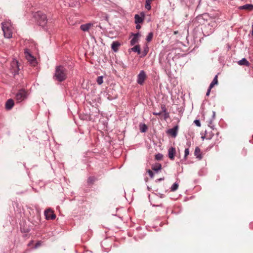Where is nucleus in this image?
Returning a JSON list of instances; mask_svg holds the SVG:
<instances>
[{"instance_id":"nucleus-6","label":"nucleus","mask_w":253,"mask_h":253,"mask_svg":"<svg viewBox=\"0 0 253 253\" xmlns=\"http://www.w3.org/2000/svg\"><path fill=\"white\" fill-rule=\"evenodd\" d=\"M147 78L145 72L142 70L137 76V82L138 84L142 85Z\"/></svg>"},{"instance_id":"nucleus-35","label":"nucleus","mask_w":253,"mask_h":253,"mask_svg":"<svg viewBox=\"0 0 253 253\" xmlns=\"http://www.w3.org/2000/svg\"><path fill=\"white\" fill-rule=\"evenodd\" d=\"M153 114L154 115L158 116V115H160L162 114V112L154 113Z\"/></svg>"},{"instance_id":"nucleus-5","label":"nucleus","mask_w":253,"mask_h":253,"mask_svg":"<svg viewBox=\"0 0 253 253\" xmlns=\"http://www.w3.org/2000/svg\"><path fill=\"white\" fill-rule=\"evenodd\" d=\"M25 57L28 60V61L33 66H35L37 64V60L33 56L31 55L28 50H26L24 52Z\"/></svg>"},{"instance_id":"nucleus-22","label":"nucleus","mask_w":253,"mask_h":253,"mask_svg":"<svg viewBox=\"0 0 253 253\" xmlns=\"http://www.w3.org/2000/svg\"><path fill=\"white\" fill-rule=\"evenodd\" d=\"M153 37V33L152 32L149 33L147 37L146 40L148 42H150L152 41Z\"/></svg>"},{"instance_id":"nucleus-8","label":"nucleus","mask_w":253,"mask_h":253,"mask_svg":"<svg viewBox=\"0 0 253 253\" xmlns=\"http://www.w3.org/2000/svg\"><path fill=\"white\" fill-rule=\"evenodd\" d=\"M10 70L11 72L14 74H17L19 70L18 63L17 60H13L11 63Z\"/></svg>"},{"instance_id":"nucleus-18","label":"nucleus","mask_w":253,"mask_h":253,"mask_svg":"<svg viewBox=\"0 0 253 253\" xmlns=\"http://www.w3.org/2000/svg\"><path fill=\"white\" fill-rule=\"evenodd\" d=\"M238 64L240 65L249 66L250 63L246 58H243L242 60L238 61Z\"/></svg>"},{"instance_id":"nucleus-7","label":"nucleus","mask_w":253,"mask_h":253,"mask_svg":"<svg viewBox=\"0 0 253 253\" xmlns=\"http://www.w3.org/2000/svg\"><path fill=\"white\" fill-rule=\"evenodd\" d=\"M44 215L47 220H53L56 218V215L54 213L53 211L50 209L44 211Z\"/></svg>"},{"instance_id":"nucleus-13","label":"nucleus","mask_w":253,"mask_h":253,"mask_svg":"<svg viewBox=\"0 0 253 253\" xmlns=\"http://www.w3.org/2000/svg\"><path fill=\"white\" fill-rule=\"evenodd\" d=\"M14 101L12 99H9L5 103V108L7 110H10L14 106Z\"/></svg>"},{"instance_id":"nucleus-20","label":"nucleus","mask_w":253,"mask_h":253,"mask_svg":"<svg viewBox=\"0 0 253 253\" xmlns=\"http://www.w3.org/2000/svg\"><path fill=\"white\" fill-rule=\"evenodd\" d=\"M153 0H146V3H145V8L148 9L150 10L151 8V2Z\"/></svg>"},{"instance_id":"nucleus-15","label":"nucleus","mask_w":253,"mask_h":253,"mask_svg":"<svg viewBox=\"0 0 253 253\" xmlns=\"http://www.w3.org/2000/svg\"><path fill=\"white\" fill-rule=\"evenodd\" d=\"M194 155L195 156H196V157L197 158H198L199 160H200L202 158V157L201 154V150L198 147H196L195 149Z\"/></svg>"},{"instance_id":"nucleus-37","label":"nucleus","mask_w":253,"mask_h":253,"mask_svg":"<svg viewBox=\"0 0 253 253\" xmlns=\"http://www.w3.org/2000/svg\"><path fill=\"white\" fill-rule=\"evenodd\" d=\"M164 178H160L158 179L159 181H161V180H164Z\"/></svg>"},{"instance_id":"nucleus-1","label":"nucleus","mask_w":253,"mask_h":253,"mask_svg":"<svg viewBox=\"0 0 253 253\" xmlns=\"http://www.w3.org/2000/svg\"><path fill=\"white\" fill-rule=\"evenodd\" d=\"M67 71L62 66L56 67L54 78L59 82L64 81L67 78Z\"/></svg>"},{"instance_id":"nucleus-2","label":"nucleus","mask_w":253,"mask_h":253,"mask_svg":"<svg viewBox=\"0 0 253 253\" xmlns=\"http://www.w3.org/2000/svg\"><path fill=\"white\" fill-rule=\"evenodd\" d=\"M2 29L4 36L6 38L12 37L13 33V28L11 23L9 22H4L2 23Z\"/></svg>"},{"instance_id":"nucleus-28","label":"nucleus","mask_w":253,"mask_h":253,"mask_svg":"<svg viewBox=\"0 0 253 253\" xmlns=\"http://www.w3.org/2000/svg\"><path fill=\"white\" fill-rule=\"evenodd\" d=\"M189 154V151L188 148L185 149V151H184V157L185 159H187V157L188 156V155Z\"/></svg>"},{"instance_id":"nucleus-30","label":"nucleus","mask_w":253,"mask_h":253,"mask_svg":"<svg viewBox=\"0 0 253 253\" xmlns=\"http://www.w3.org/2000/svg\"><path fill=\"white\" fill-rule=\"evenodd\" d=\"M147 172L148 173L149 176L151 177V178H153L154 177V173L153 172V171L152 170H151L150 169H149L148 171H147Z\"/></svg>"},{"instance_id":"nucleus-38","label":"nucleus","mask_w":253,"mask_h":253,"mask_svg":"<svg viewBox=\"0 0 253 253\" xmlns=\"http://www.w3.org/2000/svg\"><path fill=\"white\" fill-rule=\"evenodd\" d=\"M177 33H178V31H176L174 32V34H177Z\"/></svg>"},{"instance_id":"nucleus-23","label":"nucleus","mask_w":253,"mask_h":253,"mask_svg":"<svg viewBox=\"0 0 253 253\" xmlns=\"http://www.w3.org/2000/svg\"><path fill=\"white\" fill-rule=\"evenodd\" d=\"M148 129L147 126L145 124H143L140 127V131L142 132H145Z\"/></svg>"},{"instance_id":"nucleus-24","label":"nucleus","mask_w":253,"mask_h":253,"mask_svg":"<svg viewBox=\"0 0 253 253\" xmlns=\"http://www.w3.org/2000/svg\"><path fill=\"white\" fill-rule=\"evenodd\" d=\"M96 81L98 84H101L103 82V77L102 76L98 77Z\"/></svg>"},{"instance_id":"nucleus-21","label":"nucleus","mask_w":253,"mask_h":253,"mask_svg":"<svg viewBox=\"0 0 253 253\" xmlns=\"http://www.w3.org/2000/svg\"><path fill=\"white\" fill-rule=\"evenodd\" d=\"M131 50L133 51L137 52L138 54L140 53V46L139 45L134 46L133 47L131 48Z\"/></svg>"},{"instance_id":"nucleus-26","label":"nucleus","mask_w":253,"mask_h":253,"mask_svg":"<svg viewBox=\"0 0 253 253\" xmlns=\"http://www.w3.org/2000/svg\"><path fill=\"white\" fill-rule=\"evenodd\" d=\"M178 187V185L177 183H174L171 188V190L172 191H175L177 189Z\"/></svg>"},{"instance_id":"nucleus-9","label":"nucleus","mask_w":253,"mask_h":253,"mask_svg":"<svg viewBox=\"0 0 253 253\" xmlns=\"http://www.w3.org/2000/svg\"><path fill=\"white\" fill-rule=\"evenodd\" d=\"M145 17V14L141 12L140 15L135 14L134 16L135 23L136 24H140L143 23Z\"/></svg>"},{"instance_id":"nucleus-33","label":"nucleus","mask_w":253,"mask_h":253,"mask_svg":"<svg viewBox=\"0 0 253 253\" xmlns=\"http://www.w3.org/2000/svg\"><path fill=\"white\" fill-rule=\"evenodd\" d=\"M133 36V37L136 38V39H138V38L140 36V34L139 33H137L135 34H134Z\"/></svg>"},{"instance_id":"nucleus-27","label":"nucleus","mask_w":253,"mask_h":253,"mask_svg":"<svg viewBox=\"0 0 253 253\" xmlns=\"http://www.w3.org/2000/svg\"><path fill=\"white\" fill-rule=\"evenodd\" d=\"M163 155L159 153L155 155V159L157 160H161L163 158Z\"/></svg>"},{"instance_id":"nucleus-34","label":"nucleus","mask_w":253,"mask_h":253,"mask_svg":"<svg viewBox=\"0 0 253 253\" xmlns=\"http://www.w3.org/2000/svg\"><path fill=\"white\" fill-rule=\"evenodd\" d=\"M137 24L136 26V29H138V30L140 29L141 28L140 25H139L138 24Z\"/></svg>"},{"instance_id":"nucleus-12","label":"nucleus","mask_w":253,"mask_h":253,"mask_svg":"<svg viewBox=\"0 0 253 253\" xmlns=\"http://www.w3.org/2000/svg\"><path fill=\"white\" fill-rule=\"evenodd\" d=\"M176 153V150L175 148L173 147H170L169 149L168 150V155L169 158L171 160H174V156Z\"/></svg>"},{"instance_id":"nucleus-39","label":"nucleus","mask_w":253,"mask_h":253,"mask_svg":"<svg viewBox=\"0 0 253 253\" xmlns=\"http://www.w3.org/2000/svg\"><path fill=\"white\" fill-rule=\"evenodd\" d=\"M252 36H253V29H252Z\"/></svg>"},{"instance_id":"nucleus-11","label":"nucleus","mask_w":253,"mask_h":253,"mask_svg":"<svg viewBox=\"0 0 253 253\" xmlns=\"http://www.w3.org/2000/svg\"><path fill=\"white\" fill-rule=\"evenodd\" d=\"M218 77L217 75H216L212 82L211 83L209 89H208L207 92L206 93L207 96H209L210 95L211 89L216 84H218Z\"/></svg>"},{"instance_id":"nucleus-25","label":"nucleus","mask_w":253,"mask_h":253,"mask_svg":"<svg viewBox=\"0 0 253 253\" xmlns=\"http://www.w3.org/2000/svg\"><path fill=\"white\" fill-rule=\"evenodd\" d=\"M138 39H136V38L133 37L132 39L130 41V44L131 45H134L138 42Z\"/></svg>"},{"instance_id":"nucleus-10","label":"nucleus","mask_w":253,"mask_h":253,"mask_svg":"<svg viewBox=\"0 0 253 253\" xmlns=\"http://www.w3.org/2000/svg\"><path fill=\"white\" fill-rule=\"evenodd\" d=\"M178 130V126H175L174 127L171 129H169L167 131V133L171 135L172 137H175L177 134Z\"/></svg>"},{"instance_id":"nucleus-32","label":"nucleus","mask_w":253,"mask_h":253,"mask_svg":"<svg viewBox=\"0 0 253 253\" xmlns=\"http://www.w3.org/2000/svg\"><path fill=\"white\" fill-rule=\"evenodd\" d=\"M161 108H162V112H161L162 113H166V112L167 109H166V108L165 105H162Z\"/></svg>"},{"instance_id":"nucleus-29","label":"nucleus","mask_w":253,"mask_h":253,"mask_svg":"<svg viewBox=\"0 0 253 253\" xmlns=\"http://www.w3.org/2000/svg\"><path fill=\"white\" fill-rule=\"evenodd\" d=\"M94 178L93 177H89L88 179V182L89 183H93L94 181Z\"/></svg>"},{"instance_id":"nucleus-16","label":"nucleus","mask_w":253,"mask_h":253,"mask_svg":"<svg viewBox=\"0 0 253 253\" xmlns=\"http://www.w3.org/2000/svg\"><path fill=\"white\" fill-rule=\"evenodd\" d=\"M240 9H246L249 11L253 10V5L252 4H247L240 7Z\"/></svg>"},{"instance_id":"nucleus-3","label":"nucleus","mask_w":253,"mask_h":253,"mask_svg":"<svg viewBox=\"0 0 253 253\" xmlns=\"http://www.w3.org/2000/svg\"><path fill=\"white\" fill-rule=\"evenodd\" d=\"M35 18L37 19L39 25L42 26H44L47 22V19L46 15L41 12H38L35 15Z\"/></svg>"},{"instance_id":"nucleus-17","label":"nucleus","mask_w":253,"mask_h":253,"mask_svg":"<svg viewBox=\"0 0 253 253\" xmlns=\"http://www.w3.org/2000/svg\"><path fill=\"white\" fill-rule=\"evenodd\" d=\"M120 45V43L118 42H114L111 45L112 49L114 51H117L118 49L119 46Z\"/></svg>"},{"instance_id":"nucleus-31","label":"nucleus","mask_w":253,"mask_h":253,"mask_svg":"<svg viewBox=\"0 0 253 253\" xmlns=\"http://www.w3.org/2000/svg\"><path fill=\"white\" fill-rule=\"evenodd\" d=\"M194 123L196 124V125L198 126H201V123H200V122L199 120H195L194 121Z\"/></svg>"},{"instance_id":"nucleus-4","label":"nucleus","mask_w":253,"mask_h":253,"mask_svg":"<svg viewBox=\"0 0 253 253\" xmlns=\"http://www.w3.org/2000/svg\"><path fill=\"white\" fill-rule=\"evenodd\" d=\"M27 93L25 90H20L16 94L15 99L17 102H20L27 98Z\"/></svg>"},{"instance_id":"nucleus-36","label":"nucleus","mask_w":253,"mask_h":253,"mask_svg":"<svg viewBox=\"0 0 253 253\" xmlns=\"http://www.w3.org/2000/svg\"><path fill=\"white\" fill-rule=\"evenodd\" d=\"M40 244H40V243H37L36 244V245H35V248H38L39 246H40Z\"/></svg>"},{"instance_id":"nucleus-19","label":"nucleus","mask_w":253,"mask_h":253,"mask_svg":"<svg viewBox=\"0 0 253 253\" xmlns=\"http://www.w3.org/2000/svg\"><path fill=\"white\" fill-rule=\"evenodd\" d=\"M152 169L153 170L158 171L162 169V166L159 163H156L155 165L152 166Z\"/></svg>"},{"instance_id":"nucleus-14","label":"nucleus","mask_w":253,"mask_h":253,"mask_svg":"<svg viewBox=\"0 0 253 253\" xmlns=\"http://www.w3.org/2000/svg\"><path fill=\"white\" fill-rule=\"evenodd\" d=\"M92 26V24L88 23L86 24L82 25L80 27L81 29L84 32L88 31V30L91 28Z\"/></svg>"}]
</instances>
